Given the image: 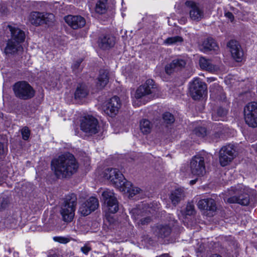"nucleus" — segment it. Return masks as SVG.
Masks as SVG:
<instances>
[{"instance_id":"10","label":"nucleus","mask_w":257,"mask_h":257,"mask_svg":"<svg viewBox=\"0 0 257 257\" xmlns=\"http://www.w3.org/2000/svg\"><path fill=\"white\" fill-rule=\"evenodd\" d=\"M190 172L192 174L197 176H202L206 173L204 157L200 155L193 157L190 163Z\"/></svg>"},{"instance_id":"64","label":"nucleus","mask_w":257,"mask_h":257,"mask_svg":"<svg viewBox=\"0 0 257 257\" xmlns=\"http://www.w3.org/2000/svg\"><path fill=\"white\" fill-rule=\"evenodd\" d=\"M134 213H137L136 211L133 212Z\"/></svg>"},{"instance_id":"39","label":"nucleus","mask_w":257,"mask_h":257,"mask_svg":"<svg viewBox=\"0 0 257 257\" xmlns=\"http://www.w3.org/2000/svg\"><path fill=\"white\" fill-rule=\"evenodd\" d=\"M57 219V216L53 213L52 210H51L50 217L47 221L46 223L49 224L50 226H54L56 224Z\"/></svg>"},{"instance_id":"37","label":"nucleus","mask_w":257,"mask_h":257,"mask_svg":"<svg viewBox=\"0 0 257 257\" xmlns=\"http://www.w3.org/2000/svg\"><path fill=\"white\" fill-rule=\"evenodd\" d=\"M117 210H106L105 212L106 219L110 223L114 222L115 219L113 218V215L116 212Z\"/></svg>"},{"instance_id":"53","label":"nucleus","mask_w":257,"mask_h":257,"mask_svg":"<svg viewBox=\"0 0 257 257\" xmlns=\"http://www.w3.org/2000/svg\"><path fill=\"white\" fill-rule=\"evenodd\" d=\"M225 99V96L223 94H222L221 95V96H220V98H218V99L222 100V101L224 100Z\"/></svg>"},{"instance_id":"63","label":"nucleus","mask_w":257,"mask_h":257,"mask_svg":"<svg viewBox=\"0 0 257 257\" xmlns=\"http://www.w3.org/2000/svg\"><path fill=\"white\" fill-rule=\"evenodd\" d=\"M211 97H212V96H213V94H211Z\"/></svg>"},{"instance_id":"30","label":"nucleus","mask_w":257,"mask_h":257,"mask_svg":"<svg viewBox=\"0 0 257 257\" xmlns=\"http://www.w3.org/2000/svg\"><path fill=\"white\" fill-rule=\"evenodd\" d=\"M75 210H60L62 219L66 222H70L74 218Z\"/></svg>"},{"instance_id":"16","label":"nucleus","mask_w":257,"mask_h":257,"mask_svg":"<svg viewBox=\"0 0 257 257\" xmlns=\"http://www.w3.org/2000/svg\"><path fill=\"white\" fill-rule=\"evenodd\" d=\"M186 62L183 59H176L165 66V71L168 74H171L184 68Z\"/></svg>"},{"instance_id":"60","label":"nucleus","mask_w":257,"mask_h":257,"mask_svg":"<svg viewBox=\"0 0 257 257\" xmlns=\"http://www.w3.org/2000/svg\"><path fill=\"white\" fill-rule=\"evenodd\" d=\"M48 212H46V211H45V213H44V214H48Z\"/></svg>"},{"instance_id":"15","label":"nucleus","mask_w":257,"mask_h":257,"mask_svg":"<svg viewBox=\"0 0 257 257\" xmlns=\"http://www.w3.org/2000/svg\"><path fill=\"white\" fill-rule=\"evenodd\" d=\"M231 56L237 62H240L243 56V51L239 43L234 40L229 41L227 44Z\"/></svg>"},{"instance_id":"4","label":"nucleus","mask_w":257,"mask_h":257,"mask_svg":"<svg viewBox=\"0 0 257 257\" xmlns=\"http://www.w3.org/2000/svg\"><path fill=\"white\" fill-rule=\"evenodd\" d=\"M15 96L22 100H28L35 94L33 88L26 81H21L15 83L13 86Z\"/></svg>"},{"instance_id":"19","label":"nucleus","mask_w":257,"mask_h":257,"mask_svg":"<svg viewBox=\"0 0 257 257\" xmlns=\"http://www.w3.org/2000/svg\"><path fill=\"white\" fill-rule=\"evenodd\" d=\"M199 47L200 49L204 52L217 51L219 48L215 40L211 37L204 39Z\"/></svg>"},{"instance_id":"17","label":"nucleus","mask_w":257,"mask_h":257,"mask_svg":"<svg viewBox=\"0 0 257 257\" xmlns=\"http://www.w3.org/2000/svg\"><path fill=\"white\" fill-rule=\"evenodd\" d=\"M65 22L73 29H77L85 26V20L80 16L69 15L65 18Z\"/></svg>"},{"instance_id":"57","label":"nucleus","mask_w":257,"mask_h":257,"mask_svg":"<svg viewBox=\"0 0 257 257\" xmlns=\"http://www.w3.org/2000/svg\"><path fill=\"white\" fill-rule=\"evenodd\" d=\"M49 257H58V256L56 254H53V255L50 256Z\"/></svg>"},{"instance_id":"58","label":"nucleus","mask_w":257,"mask_h":257,"mask_svg":"<svg viewBox=\"0 0 257 257\" xmlns=\"http://www.w3.org/2000/svg\"><path fill=\"white\" fill-rule=\"evenodd\" d=\"M141 210H138V209H137V210H132V211H140Z\"/></svg>"},{"instance_id":"29","label":"nucleus","mask_w":257,"mask_h":257,"mask_svg":"<svg viewBox=\"0 0 257 257\" xmlns=\"http://www.w3.org/2000/svg\"><path fill=\"white\" fill-rule=\"evenodd\" d=\"M88 93L87 87L85 85L79 84L75 92L74 96L75 99H81L85 97Z\"/></svg>"},{"instance_id":"36","label":"nucleus","mask_w":257,"mask_h":257,"mask_svg":"<svg viewBox=\"0 0 257 257\" xmlns=\"http://www.w3.org/2000/svg\"><path fill=\"white\" fill-rule=\"evenodd\" d=\"M83 61L82 59H79L76 61L74 62L72 65V69L73 71L75 73H79L82 69V67L81 66V63Z\"/></svg>"},{"instance_id":"45","label":"nucleus","mask_w":257,"mask_h":257,"mask_svg":"<svg viewBox=\"0 0 257 257\" xmlns=\"http://www.w3.org/2000/svg\"><path fill=\"white\" fill-rule=\"evenodd\" d=\"M8 11V9L5 4H0V13L2 15H7Z\"/></svg>"},{"instance_id":"2","label":"nucleus","mask_w":257,"mask_h":257,"mask_svg":"<svg viewBox=\"0 0 257 257\" xmlns=\"http://www.w3.org/2000/svg\"><path fill=\"white\" fill-rule=\"evenodd\" d=\"M230 195H232L227 199H224L225 201L229 203H237L243 206H246L249 203V196L255 198L256 193L253 191L242 184H238L236 186L232 187L228 190Z\"/></svg>"},{"instance_id":"12","label":"nucleus","mask_w":257,"mask_h":257,"mask_svg":"<svg viewBox=\"0 0 257 257\" xmlns=\"http://www.w3.org/2000/svg\"><path fill=\"white\" fill-rule=\"evenodd\" d=\"M119 190L121 192H127L128 194V198L130 199H139L143 198L145 196V192L141 188L133 186L132 183L125 181L122 188H119Z\"/></svg>"},{"instance_id":"28","label":"nucleus","mask_w":257,"mask_h":257,"mask_svg":"<svg viewBox=\"0 0 257 257\" xmlns=\"http://www.w3.org/2000/svg\"><path fill=\"white\" fill-rule=\"evenodd\" d=\"M43 13L33 12L31 13L29 21L31 23L35 26L43 24Z\"/></svg>"},{"instance_id":"24","label":"nucleus","mask_w":257,"mask_h":257,"mask_svg":"<svg viewBox=\"0 0 257 257\" xmlns=\"http://www.w3.org/2000/svg\"><path fill=\"white\" fill-rule=\"evenodd\" d=\"M199 65L202 70H205L211 72H216L219 70V67L217 65L212 64L209 59L205 57H201L199 59Z\"/></svg>"},{"instance_id":"3","label":"nucleus","mask_w":257,"mask_h":257,"mask_svg":"<svg viewBox=\"0 0 257 257\" xmlns=\"http://www.w3.org/2000/svg\"><path fill=\"white\" fill-rule=\"evenodd\" d=\"M4 29L6 31L10 32L11 34V38L8 40L5 48V53L14 54L22 48L21 43L25 41V33L15 25H7Z\"/></svg>"},{"instance_id":"13","label":"nucleus","mask_w":257,"mask_h":257,"mask_svg":"<svg viewBox=\"0 0 257 257\" xmlns=\"http://www.w3.org/2000/svg\"><path fill=\"white\" fill-rule=\"evenodd\" d=\"M156 86L153 79H148L145 83L141 85L136 90L135 97L140 99L146 95L155 92Z\"/></svg>"},{"instance_id":"59","label":"nucleus","mask_w":257,"mask_h":257,"mask_svg":"<svg viewBox=\"0 0 257 257\" xmlns=\"http://www.w3.org/2000/svg\"><path fill=\"white\" fill-rule=\"evenodd\" d=\"M186 210L188 212H189L190 211H192V210L188 209V210Z\"/></svg>"},{"instance_id":"50","label":"nucleus","mask_w":257,"mask_h":257,"mask_svg":"<svg viewBox=\"0 0 257 257\" xmlns=\"http://www.w3.org/2000/svg\"><path fill=\"white\" fill-rule=\"evenodd\" d=\"M195 208V206L193 204V202H189L188 205H187V209H194Z\"/></svg>"},{"instance_id":"20","label":"nucleus","mask_w":257,"mask_h":257,"mask_svg":"<svg viewBox=\"0 0 257 257\" xmlns=\"http://www.w3.org/2000/svg\"><path fill=\"white\" fill-rule=\"evenodd\" d=\"M153 229L155 234L162 238L168 237L171 232L170 226L166 224H157Z\"/></svg>"},{"instance_id":"56","label":"nucleus","mask_w":257,"mask_h":257,"mask_svg":"<svg viewBox=\"0 0 257 257\" xmlns=\"http://www.w3.org/2000/svg\"><path fill=\"white\" fill-rule=\"evenodd\" d=\"M195 182H196V180H191L190 181V183L192 184H194Z\"/></svg>"},{"instance_id":"52","label":"nucleus","mask_w":257,"mask_h":257,"mask_svg":"<svg viewBox=\"0 0 257 257\" xmlns=\"http://www.w3.org/2000/svg\"><path fill=\"white\" fill-rule=\"evenodd\" d=\"M7 204V201L4 200L3 201V202L2 203V207L3 208H6L7 207V205H6Z\"/></svg>"},{"instance_id":"55","label":"nucleus","mask_w":257,"mask_h":257,"mask_svg":"<svg viewBox=\"0 0 257 257\" xmlns=\"http://www.w3.org/2000/svg\"><path fill=\"white\" fill-rule=\"evenodd\" d=\"M211 257H222L221 256H220V255H218V254H213Z\"/></svg>"},{"instance_id":"33","label":"nucleus","mask_w":257,"mask_h":257,"mask_svg":"<svg viewBox=\"0 0 257 257\" xmlns=\"http://www.w3.org/2000/svg\"><path fill=\"white\" fill-rule=\"evenodd\" d=\"M183 41V39L179 36L169 37L164 41V44L168 45H176L181 43Z\"/></svg>"},{"instance_id":"43","label":"nucleus","mask_w":257,"mask_h":257,"mask_svg":"<svg viewBox=\"0 0 257 257\" xmlns=\"http://www.w3.org/2000/svg\"><path fill=\"white\" fill-rule=\"evenodd\" d=\"M21 134L22 138L24 140H27L29 138L30 135V131L27 126L23 127L21 130Z\"/></svg>"},{"instance_id":"9","label":"nucleus","mask_w":257,"mask_h":257,"mask_svg":"<svg viewBox=\"0 0 257 257\" xmlns=\"http://www.w3.org/2000/svg\"><path fill=\"white\" fill-rule=\"evenodd\" d=\"M190 92L192 98L198 100L203 97L207 90L206 84L199 78L194 79L190 85Z\"/></svg>"},{"instance_id":"49","label":"nucleus","mask_w":257,"mask_h":257,"mask_svg":"<svg viewBox=\"0 0 257 257\" xmlns=\"http://www.w3.org/2000/svg\"><path fill=\"white\" fill-rule=\"evenodd\" d=\"M92 210H81L80 213L83 216H87L91 213Z\"/></svg>"},{"instance_id":"5","label":"nucleus","mask_w":257,"mask_h":257,"mask_svg":"<svg viewBox=\"0 0 257 257\" xmlns=\"http://www.w3.org/2000/svg\"><path fill=\"white\" fill-rule=\"evenodd\" d=\"M103 177L110 181L112 184L117 189L122 188L126 179L122 174L116 168H108L103 172Z\"/></svg>"},{"instance_id":"14","label":"nucleus","mask_w":257,"mask_h":257,"mask_svg":"<svg viewBox=\"0 0 257 257\" xmlns=\"http://www.w3.org/2000/svg\"><path fill=\"white\" fill-rule=\"evenodd\" d=\"M120 107L119 98L117 96H114L110 98L104 107V112L110 116H115L118 112Z\"/></svg>"},{"instance_id":"62","label":"nucleus","mask_w":257,"mask_h":257,"mask_svg":"<svg viewBox=\"0 0 257 257\" xmlns=\"http://www.w3.org/2000/svg\"><path fill=\"white\" fill-rule=\"evenodd\" d=\"M48 212H46V211H45V213H44V214H48Z\"/></svg>"},{"instance_id":"46","label":"nucleus","mask_w":257,"mask_h":257,"mask_svg":"<svg viewBox=\"0 0 257 257\" xmlns=\"http://www.w3.org/2000/svg\"><path fill=\"white\" fill-rule=\"evenodd\" d=\"M81 251L85 254L87 255L88 252L91 250V248L87 244L84 245L80 248Z\"/></svg>"},{"instance_id":"1","label":"nucleus","mask_w":257,"mask_h":257,"mask_svg":"<svg viewBox=\"0 0 257 257\" xmlns=\"http://www.w3.org/2000/svg\"><path fill=\"white\" fill-rule=\"evenodd\" d=\"M51 165L58 178L69 177L75 173L78 168L74 156L70 153L62 155L53 160Z\"/></svg>"},{"instance_id":"11","label":"nucleus","mask_w":257,"mask_h":257,"mask_svg":"<svg viewBox=\"0 0 257 257\" xmlns=\"http://www.w3.org/2000/svg\"><path fill=\"white\" fill-rule=\"evenodd\" d=\"M219 161L222 166L227 165L235 157V150L233 145L223 147L219 152Z\"/></svg>"},{"instance_id":"34","label":"nucleus","mask_w":257,"mask_h":257,"mask_svg":"<svg viewBox=\"0 0 257 257\" xmlns=\"http://www.w3.org/2000/svg\"><path fill=\"white\" fill-rule=\"evenodd\" d=\"M227 113L226 109L219 107L217 109V111L212 114V119L215 121L221 120Z\"/></svg>"},{"instance_id":"44","label":"nucleus","mask_w":257,"mask_h":257,"mask_svg":"<svg viewBox=\"0 0 257 257\" xmlns=\"http://www.w3.org/2000/svg\"><path fill=\"white\" fill-rule=\"evenodd\" d=\"M54 240L61 243H66L69 241L68 238L62 236H55L54 237Z\"/></svg>"},{"instance_id":"32","label":"nucleus","mask_w":257,"mask_h":257,"mask_svg":"<svg viewBox=\"0 0 257 257\" xmlns=\"http://www.w3.org/2000/svg\"><path fill=\"white\" fill-rule=\"evenodd\" d=\"M107 0H98L95 7V11L99 14H104L107 10Z\"/></svg>"},{"instance_id":"61","label":"nucleus","mask_w":257,"mask_h":257,"mask_svg":"<svg viewBox=\"0 0 257 257\" xmlns=\"http://www.w3.org/2000/svg\"><path fill=\"white\" fill-rule=\"evenodd\" d=\"M48 212H46V211H45V213H44V214H48Z\"/></svg>"},{"instance_id":"40","label":"nucleus","mask_w":257,"mask_h":257,"mask_svg":"<svg viewBox=\"0 0 257 257\" xmlns=\"http://www.w3.org/2000/svg\"><path fill=\"white\" fill-rule=\"evenodd\" d=\"M194 133L198 137H204L206 135V129L204 127H198L194 130Z\"/></svg>"},{"instance_id":"48","label":"nucleus","mask_w":257,"mask_h":257,"mask_svg":"<svg viewBox=\"0 0 257 257\" xmlns=\"http://www.w3.org/2000/svg\"><path fill=\"white\" fill-rule=\"evenodd\" d=\"M151 218L149 217H145L141 219L140 221L142 224L145 225L151 221Z\"/></svg>"},{"instance_id":"21","label":"nucleus","mask_w":257,"mask_h":257,"mask_svg":"<svg viewBox=\"0 0 257 257\" xmlns=\"http://www.w3.org/2000/svg\"><path fill=\"white\" fill-rule=\"evenodd\" d=\"M185 197L184 190L181 188H177L171 191L169 198L172 203L176 206Z\"/></svg>"},{"instance_id":"35","label":"nucleus","mask_w":257,"mask_h":257,"mask_svg":"<svg viewBox=\"0 0 257 257\" xmlns=\"http://www.w3.org/2000/svg\"><path fill=\"white\" fill-rule=\"evenodd\" d=\"M54 20L55 17L53 14L43 13V24H46L50 25L54 21Z\"/></svg>"},{"instance_id":"27","label":"nucleus","mask_w":257,"mask_h":257,"mask_svg":"<svg viewBox=\"0 0 257 257\" xmlns=\"http://www.w3.org/2000/svg\"><path fill=\"white\" fill-rule=\"evenodd\" d=\"M98 200L94 197L89 198L81 205V207L85 209H98Z\"/></svg>"},{"instance_id":"54","label":"nucleus","mask_w":257,"mask_h":257,"mask_svg":"<svg viewBox=\"0 0 257 257\" xmlns=\"http://www.w3.org/2000/svg\"><path fill=\"white\" fill-rule=\"evenodd\" d=\"M252 148L257 153V144L252 146Z\"/></svg>"},{"instance_id":"18","label":"nucleus","mask_w":257,"mask_h":257,"mask_svg":"<svg viewBox=\"0 0 257 257\" xmlns=\"http://www.w3.org/2000/svg\"><path fill=\"white\" fill-rule=\"evenodd\" d=\"M102 196L104 203L107 204V207H111L113 209H118V202L114 196L113 192L109 189H106L102 192Z\"/></svg>"},{"instance_id":"41","label":"nucleus","mask_w":257,"mask_h":257,"mask_svg":"<svg viewBox=\"0 0 257 257\" xmlns=\"http://www.w3.org/2000/svg\"><path fill=\"white\" fill-rule=\"evenodd\" d=\"M214 130H215V133L213 135L212 138L213 139L217 140V139L219 138L223 134V128H222V126L219 124L216 127V128H214Z\"/></svg>"},{"instance_id":"8","label":"nucleus","mask_w":257,"mask_h":257,"mask_svg":"<svg viewBox=\"0 0 257 257\" xmlns=\"http://www.w3.org/2000/svg\"><path fill=\"white\" fill-rule=\"evenodd\" d=\"M185 4L192 20L199 22L204 18V9L198 3L192 1H187Z\"/></svg>"},{"instance_id":"26","label":"nucleus","mask_w":257,"mask_h":257,"mask_svg":"<svg viewBox=\"0 0 257 257\" xmlns=\"http://www.w3.org/2000/svg\"><path fill=\"white\" fill-rule=\"evenodd\" d=\"M199 209H216L215 201L212 198L203 199L200 200L197 203Z\"/></svg>"},{"instance_id":"51","label":"nucleus","mask_w":257,"mask_h":257,"mask_svg":"<svg viewBox=\"0 0 257 257\" xmlns=\"http://www.w3.org/2000/svg\"><path fill=\"white\" fill-rule=\"evenodd\" d=\"M4 153V144L0 142V154Z\"/></svg>"},{"instance_id":"42","label":"nucleus","mask_w":257,"mask_h":257,"mask_svg":"<svg viewBox=\"0 0 257 257\" xmlns=\"http://www.w3.org/2000/svg\"><path fill=\"white\" fill-rule=\"evenodd\" d=\"M157 208H159L157 204L142 203L141 205H139L137 206V209H156Z\"/></svg>"},{"instance_id":"47","label":"nucleus","mask_w":257,"mask_h":257,"mask_svg":"<svg viewBox=\"0 0 257 257\" xmlns=\"http://www.w3.org/2000/svg\"><path fill=\"white\" fill-rule=\"evenodd\" d=\"M224 15L225 17L228 18L231 22H233V21L234 20V16L231 12H225Z\"/></svg>"},{"instance_id":"31","label":"nucleus","mask_w":257,"mask_h":257,"mask_svg":"<svg viewBox=\"0 0 257 257\" xmlns=\"http://www.w3.org/2000/svg\"><path fill=\"white\" fill-rule=\"evenodd\" d=\"M140 127L141 131L144 134H148L151 133L152 124L149 120L144 119L140 121Z\"/></svg>"},{"instance_id":"7","label":"nucleus","mask_w":257,"mask_h":257,"mask_svg":"<svg viewBox=\"0 0 257 257\" xmlns=\"http://www.w3.org/2000/svg\"><path fill=\"white\" fill-rule=\"evenodd\" d=\"M244 113L246 123L252 127H257V102L248 103L244 107Z\"/></svg>"},{"instance_id":"6","label":"nucleus","mask_w":257,"mask_h":257,"mask_svg":"<svg viewBox=\"0 0 257 257\" xmlns=\"http://www.w3.org/2000/svg\"><path fill=\"white\" fill-rule=\"evenodd\" d=\"M81 130L90 135L97 134L99 130L97 119L92 115L85 116L81 120Z\"/></svg>"},{"instance_id":"22","label":"nucleus","mask_w":257,"mask_h":257,"mask_svg":"<svg viewBox=\"0 0 257 257\" xmlns=\"http://www.w3.org/2000/svg\"><path fill=\"white\" fill-rule=\"evenodd\" d=\"M61 209H74L77 204V197L74 194L68 195L61 202Z\"/></svg>"},{"instance_id":"23","label":"nucleus","mask_w":257,"mask_h":257,"mask_svg":"<svg viewBox=\"0 0 257 257\" xmlns=\"http://www.w3.org/2000/svg\"><path fill=\"white\" fill-rule=\"evenodd\" d=\"M115 42V38L111 35H107L99 38L98 44L101 49L106 50L112 47Z\"/></svg>"},{"instance_id":"25","label":"nucleus","mask_w":257,"mask_h":257,"mask_svg":"<svg viewBox=\"0 0 257 257\" xmlns=\"http://www.w3.org/2000/svg\"><path fill=\"white\" fill-rule=\"evenodd\" d=\"M109 80L108 72L106 70H101L97 78L96 86L99 89L104 88Z\"/></svg>"},{"instance_id":"38","label":"nucleus","mask_w":257,"mask_h":257,"mask_svg":"<svg viewBox=\"0 0 257 257\" xmlns=\"http://www.w3.org/2000/svg\"><path fill=\"white\" fill-rule=\"evenodd\" d=\"M163 118L164 122L168 124L172 123L175 121L174 116L169 112H166L163 114Z\"/></svg>"}]
</instances>
